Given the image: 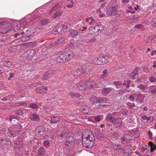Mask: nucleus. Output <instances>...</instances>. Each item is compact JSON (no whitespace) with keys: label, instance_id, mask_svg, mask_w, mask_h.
Segmentation results:
<instances>
[{"label":"nucleus","instance_id":"nucleus-1","mask_svg":"<svg viewBox=\"0 0 156 156\" xmlns=\"http://www.w3.org/2000/svg\"><path fill=\"white\" fill-rule=\"evenodd\" d=\"M74 56L71 51H66L61 54L57 58V61L62 63L69 61Z\"/></svg>","mask_w":156,"mask_h":156},{"label":"nucleus","instance_id":"nucleus-2","mask_svg":"<svg viewBox=\"0 0 156 156\" xmlns=\"http://www.w3.org/2000/svg\"><path fill=\"white\" fill-rule=\"evenodd\" d=\"M11 24L8 22L3 21L0 23V33L5 34L12 29Z\"/></svg>","mask_w":156,"mask_h":156},{"label":"nucleus","instance_id":"nucleus-3","mask_svg":"<svg viewBox=\"0 0 156 156\" xmlns=\"http://www.w3.org/2000/svg\"><path fill=\"white\" fill-rule=\"evenodd\" d=\"M73 134L72 132L69 133L66 141L65 147L66 149L70 150L73 147L74 144V139L73 137Z\"/></svg>","mask_w":156,"mask_h":156},{"label":"nucleus","instance_id":"nucleus-4","mask_svg":"<svg viewBox=\"0 0 156 156\" xmlns=\"http://www.w3.org/2000/svg\"><path fill=\"white\" fill-rule=\"evenodd\" d=\"M94 135L89 129H87L84 130L82 133V140H94Z\"/></svg>","mask_w":156,"mask_h":156},{"label":"nucleus","instance_id":"nucleus-5","mask_svg":"<svg viewBox=\"0 0 156 156\" xmlns=\"http://www.w3.org/2000/svg\"><path fill=\"white\" fill-rule=\"evenodd\" d=\"M119 6L118 4H115L114 5L107 9L106 14L109 16H114L117 14L118 12V9Z\"/></svg>","mask_w":156,"mask_h":156},{"label":"nucleus","instance_id":"nucleus-6","mask_svg":"<svg viewBox=\"0 0 156 156\" xmlns=\"http://www.w3.org/2000/svg\"><path fill=\"white\" fill-rule=\"evenodd\" d=\"M35 53L34 50L31 49L25 52L23 54V56L26 59H31L35 55Z\"/></svg>","mask_w":156,"mask_h":156},{"label":"nucleus","instance_id":"nucleus-7","mask_svg":"<svg viewBox=\"0 0 156 156\" xmlns=\"http://www.w3.org/2000/svg\"><path fill=\"white\" fill-rule=\"evenodd\" d=\"M112 121V123L114 125L116 129H120L123 126V122L120 119L115 118Z\"/></svg>","mask_w":156,"mask_h":156},{"label":"nucleus","instance_id":"nucleus-8","mask_svg":"<svg viewBox=\"0 0 156 156\" xmlns=\"http://www.w3.org/2000/svg\"><path fill=\"white\" fill-rule=\"evenodd\" d=\"M104 29V27L101 25L95 26L93 29V31L94 32L96 35H98L101 34V31Z\"/></svg>","mask_w":156,"mask_h":156},{"label":"nucleus","instance_id":"nucleus-9","mask_svg":"<svg viewBox=\"0 0 156 156\" xmlns=\"http://www.w3.org/2000/svg\"><path fill=\"white\" fill-rule=\"evenodd\" d=\"M94 140H82L83 144L84 147L87 148H91L94 145Z\"/></svg>","mask_w":156,"mask_h":156},{"label":"nucleus","instance_id":"nucleus-10","mask_svg":"<svg viewBox=\"0 0 156 156\" xmlns=\"http://www.w3.org/2000/svg\"><path fill=\"white\" fill-rule=\"evenodd\" d=\"M48 90L47 87L42 86L37 87L35 91L37 94H43L46 93Z\"/></svg>","mask_w":156,"mask_h":156},{"label":"nucleus","instance_id":"nucleus-11","mask_svg":"<svg viewBox=\"0 0 156 156\" xmlns=\"http://www.w3.org/2000/svg\"><path fill=\"white\" fill-rule=\"evenodd\" d=\"M30 31L29 30H27L25 33V36H21V40L22 41L25 42L29 40L32 37L30 34H29Z\"/></svg>","mask_w":156,"mask_h":156},{"label":"nucleus","instance_id":"nucleus-12","mask_svg":"<svg viewBox=\"0 0 156 156\" xmlns=\"http://www.w3.org/2000/svg\"><path fill=\"white\" fill-rule=\"evenodd\" d=\"M8 135L10 137H15L18 134L17 132H15L14 130H13L11 128H9L8 129Z\"/></svg>","mask_w":156,"mask_h":156},{"label":"nucleus","instance_id":"nucleus-13","mask_svg":"<svg viewBox=\"0 0 156 156\" xmlns=\"http://www.w3.org/2000/svg\"><path fill=\"white\" fill-rule=\"evenodd\" d=\"M78 89L80 90H84L86 88L85 81L80 82V83L76 85Z\"/></svg>","mask_w":156,"mask_h":156},{"label":"nucleus","instance_id":"nucleus-14","mask_svg":"<svg viewBox=\"0 0 156 156\" xmlns=\"http://www.w3.org/2000/svg\"><path fill=\"white\" fill-rule=\"evenodd\" d=\"M81 111L84 113H89L91 111L90 108L87 106L84 105L82 106L81 108Z\"/></svg>","mask_w":156,"mask_h":156},{"label":"nucleus","instance_id":"nucleus-15","mask_svg":"<svg viewBox=\"0 0 156 156\" xmlns=\"http://www.w3.org/2000/svg\"><path fill=\"white\" fill-rule=\"evenodd\" d=\"M90 63L83 64L81 63H77L76 64V66L75 67L77 68H86L89 67Z\"/></svg>","mask_w":156,"mask_h":156},{"label":"nucleus","instance_id":"nucleus-16","mask_svg":"<svg viewBox=\"0 0 156 156\" xmlns=\"http://www.w3.org/2000/svg\"><path fill=\"white\" fill-rule=\"evenodd\" d=\"M100 58V56L98 57L94 58L93 61V64L96 65H103Z\"/></svg>","mask_w":156,"mask_h":156},{"label":"nucleus","instance_id":"nucleus-17","mask_svg":"<svg viewBox=\"0 0 156 156\" xmlns=\"http://www.w3.org/2000/svg\"><path fill=\"white\" fill-rule=\"evenodd\" d=\"M51 22V21L48 19L46 18H43L40 21V24L42 26H44L48 24Z\"/></svg>","mask_w":156,"mask_h":156},{"label":"nucleus","instance_id":"nucleus-18","mask_svg":"<svg viewBox=\"0 0 156 156\" xmlns=\"http://www.w3.org/2000/svg\"><path fill=\"white\" fill-rule=\"evenodd\" d=\"M115 148L116 152L119 154L122 153L123 150V148L120 145H115L114 147Z\"/></svg>","mask_w":156,"mask_h":156},{"label":"nucleus","instance_id":"nucleus-19","mask_svg":"<svg viewBox=\"0 0 156 156\" xmlns=\"http://www.w3.org/2000/svg\"><path fill=\"white\" fill-rule=\"evenodd\" d=\"M99 56L103 65L108 62V59L107 56H105L104 55H101Z\"/></svg>","mask_w":156,"mask_h":156},{"label":"nucleus","instance_id":"nucleus-20","mask_svg":"<svg viewBox=\"0 0 156 156\" xmlns=\"http://www.w3.org/2000/svg\"><path fill=\"white\" fill-rule=\"evenodd\" d=\"M111 89L110 88H104L101 91V93L104 96H106L111 91Z\"/></svg>","mask_w":156,"mask_h":156},{"label":"nucleus","instance_id":"nucleus-21","mask_svg":"<svg viewBox=\"0 0 156 156\" xmlns=\"http://www.w3.org/2000/svg\"><path fill=\"white\" fill-rule=\"evenodd\" d=\"M131 134L135 138H137L139 136V131L136 129H134L130 132Z\"/></svg>","mask_w":156,"mask_h":156},{"label":"nucleus","instance_id":"nucleus-22","mask_svg":"<svg viewBox=\"0 0 156 156\" xmlns=\"http://www.w3.org/2000/svg\"><path fill=\"white\" fill-rule=\"evenodd\" d=\"M69 31V36H70L72 37H75L78 34L77 31L75 30L70 29Z\"/></svg>","mask_w":156,"mask_h":156},{"label":"nucleus","instance_id":"nucleus-23","mask_svg":"<svg viewBox=\"0 0 156 156\" xmlns=\"http://www.w3.org/2000/svg\"><path fill=\"white\" fill-rule=\"evenodd\" d=\"M150 146L151 147V150L150 151H147V153H151L153 151L156 149V146L152 142H150L149 143Z\"/></svg>","mask_w":156,"mask_h":156},{"label":"nucleus","instance_id":"nucleus-24","mask_svg":"<svg viewBox=\"0 0 156 156\" xmlns=\"http://www.w3.org/2000/svg\"><path fill=\"white\" fill-rule=\"evenodd\" d=\"M100 99V97H98L94 96H93L90 98V101L93 103H99Z\"/></svg>","mask_w":156,"mask_h":156},{"label":"nucleus","instance_id":"nucleus-25","mask_svg":"<svg viewBox=\"0 0 156 156\" xmlns=\"http://www.w3.org/2000/svg\"><path fill=\"white\" fill-rule=\"evenodd\" d=\"M13 28L15 31H17L20 30H22L21 25L18 22L17 23H15L13 26Z\"/></svg>","mask_w":156,"mask_h":156},{"label":"nucleus","instance_id":"nucleus-26","mask_svg":"<svg viewBox=\"0 0 156 156\" xmlns=\"http://www.w3.org/2000/svg\"><path fill=\"white\" fill-rule=\"evenodd\" d=\"M138 69H135L129 75V78L132 79L135 78L134 76L136 75L138 73Z\"/></svg>","mask_w":156,"mask_h":156},{"label":"nucleus","instance_id":"nucleus-27","mask_svg":"<svg viewBox=\"0 0 156 156\" xmlns=\"http://www.w3.org/2000/svg\"><path fill=\"white\" fill-rule=\"evenodd\" d=\"M44 130V128L43 126H39L37 127L36 131L38 133L42 134H43Z\"/></svg>","mask_w":156,"mask_h":156},{"label":"nucleus","instance_id":"nucleus-28","mask_svg":"<svg viewBox=\"0 0 156 156\" xmlns=\"http://www.w3.org/2000/svg\"><path fill=\"white\" fill-rule=\"evenodd\" d=\"M62 13L63 12L61 11H58L53 14V17L55 19L58 18L62 15Z\"/></svg>","mask_w":156,"mask_h":156},{"label":"nucleus","instance_id":"nucleus-29","mask_svg":"<svg viewBox=\"0 0 156 156\" xmlns=\"http://www.w3.org/2000/svg\"><path fill=\"white\" fill-rule=\"evenodd\" d=\"M22 144V142H21L20 143H15L14 145L15 148L16 149L20 150L23 147Z\"/></svg>","mask_w":156,"mask_h":156},{"label":"nucleus","instance_id":"nucleus-30","mask_svg":"<svg viewBox=\"0 0 156 156\" xmlns=\"http://www.w3.org/2000/svg\"><path fill=\"white\" fill-rule=\"evenodd\" d=\"M30 119L32 120L36 121L39 120V116L36 113L33 114L30 117Z\"/></svg>","mask_w":156,"mask_h":156},{"label":"nucleus","instance_id":"nucleus-31","mask_svg":"<svg viewBox=\"0 0 156 156\" xmlns=\"http://www.w3.org/2000/svg\"><path fill=\"white\" fill-rule=\"evenodd\" d=\"M149 88L151 92L153 94H156V86L151 85L149 86Z\"/></svg>","mask_w":156,"mask_h":156},{"label":"nucleus","instance_id":"nucleus-32","mask_svg":"<svg viewBox=\"0 0 156 156\" xmlns=\"http://www.w3.org/2000/svg\"><path fill=\"white\" fill-rule=\"evenodd\" d=\"M4 67H10L13 68L14 67V66L12 64V63L9 61L6 62H4L3 63Z\"/></svg>","mask_w":156,"mask_h":156},{"label":"nucleus","instance_id":"nucleus-33","mask_svg":"<svg viewBox=\"0 0 156 156\" xmlns=\"http://www.w3.org/2000/svg\"><path fill=\"white\" fill-rule=\"evenodd\" d=\"M95 135L97 138L98 139H101L103 137V135L102 134L100 131L96 132L95 133Z\"/></svg>","mask_w":156,"mask_h":156},{"label":"nucleus","instance_id":"nucleus-34","mask_svg":"<svg viewBox=\"0 0 156 156\" xmlns=\"http://www.w3.org/2000/svg\"><path fill=\"white\" fill-rule=\"evenodd\" d=\"M115 118L113 117L112 116V115L110 114H109L107 115L106 119V120L110 121V122L112 123V121L113 120V119H115Z\"/></svg>","mask_w":156,"mask_h":156},{"label":"nucleus","instance_id":"nucleus-35","mask_svg":"<svg viewBox=\"0 0 156 156\" xmlns=\"http://www.w3.org/2000/svg\"><path fill=\"white\" fill-rule=\"evenodd\" d=\"M59 121V119L57 117H53L51 118V123H55L58 122Z\"/></svg>","mask_w":156,"mask_h":156},{"label":"nucleus","instance_id":"nucleus-36","mask_svg":"<svg viewBox=\"0 0 156 156\" xmlns=\"http://www.w3.org/2000/svg\"><path fill=\"white\" fill-rule=\"evenodd\" d=\"M16 105L17 106H23L24 107H27V105L25 101H20L19 103H17Z\"/></svg>","mask_w":156,"mask_h":156},{"label":"nucleus","instance_id":"nucleus-37","mask_svg":"<svg viewBox=\"0 0 156 156\" xmlns=\"http://www.w3.org/2000/svg\"><path fill=\"white\" fill-rule=\"evenodd\" d=\"M131 139V137L129 134H126L122 138L123 141H127L130 140Z\"/></svg>","mask_w":156,"mask_h":156},{"label":"nucleus","instance_id":"nucleus-38","mask_svg":"<svg viewBox=\"0 0 156 156\" xmlns=\"http://www.w3.org/2000/svg\"><path fill=\"white\" fill-rule=\"evenodd\" d=\"M82 70L83 69L84 70H85V69H76L74 72V75L75 76H78L81 75V73L80 72L79 70Z\"/></svg>","mask_w":156,"mask_h":156},{"label":"nucleus","instance_id":"nucleus-39","mask_svg":"<svg viewBox=\"0 0 156 156\" xmlns=\"http://www.w3.org/2000/svg\"><path fill=\"white\" fill-rule=\"evenodd\" d=\"M51 76L49 73H46L42 76L41 78L43 80H47L50 78Z\"/></svg>","mask_w":156,"mask_h":156},{"label":"nucleus","instance_id":"nucleus-40","mask_svg":"<svg viewBox=\"0 0 156 156\" xmlns=\"http://www.w3.org/2000/svg\"><path fill=\"white\" fill-rule=\"evenodd\" d=\"M45 153L44 148L43 147H41L38 150V154L39 155H43Z\"/></svg>","mask_w":156,"mask_h":156},{"label":"nucleus","instance_id":"nucleus-41","mask_svg":"<svg viewBox=\"0 0 156 156\" xmlns=\"http://www.w3.org/2000/svg\"><path fill=\"white\" fill-rule=\"evenodd\" d=\"M100 102L106 103L108 101V99L106 97H100Z\"/></svg>","mask_w":156,"mask_h":156},{"label":"nucleus","instance_id":"nucleus-42","mask_svg":"<svg viewBox=\"0 0 156 156\" xmlns=\"http://www.w3.org/2000/svg\"><path fill=\"white\" fill-rule=\"evenodd\" d=\"M16 113L17 115L21 116L23 115V110L21 109H19L17 110L16 112Z\"/></svg>","mask_w":156,"mask_h":156},{"label":"nucleus","instance_id":"nucleus-43","mask_svg":"<svg viewBox=\"0 0 156 156\" xmlns=\"http://www.w3.org/2000/svg\"><path fill=\"white\" fill-rule=\"evenodd\" d=\"M20 25H22V26H26L27 25V21L25 20H22L20 21V22H19Z\"/></svg>","mask_w":156,"mask_h":156},{"label":"nucleus","instance_id":"nucleus-44","mask_svg":"<svg viewBox=\"0 0 156 156\" xmlns=\"http://www.w3.org/2000/svg\"><path fill=\"white\" fill-rule=\"evenodd\" d=\"M108 70L107 69H105L103 71V74L101 76V78H103L105 77L107 75Z\"/></svg>","mask_w":156,"mask_h":156},{"label":"nucleus","instance_id":"nucleus-45","mask_svg":"<svg viewBox=\"0 0 156 156\" xmlns=\"http://www.w3.org/2000/svg\"><path fill=\"white\" fill-rule=\"evenodd\" d=\"M131 150L129 151H125L124 152V154L125 156H129L131 155Z\"/></svg>","mask_w":156,"mask_h":156},{"label":"nucleus","instance_id":"nucleus-46","mask_svg":"<svg viewBox=\"0 0 156 156\" xmlns=\"http://www.w3.org/2000/svg\"><path fill=\"white\" fill-rule=\"evenodd\" d=\"M142 119L144 120L149 121L151 119L150 117H147L146 115H144L141 117Z\"/></svg>","mask_w":156,"mask_h":156},{"label":"nucleus","instance_id":"nucleus-47","mask_svg":"<svg viewBox=\"0 0 156 156\" xmlns=\"http://www.w3.org/2000/svg\"><path fill=\"white\" fill-rule=\"evenodd\" d=\"M149 80L151 82H156V78L153 76H151L149 78Z\"/></svg>","mask_w":156,"mask_h":156},{"label":"nucleus","instance_id":"nucleus-48","mask_svg":"<svg viewBox=\"0 0 156 156\" xmlns=\"http://www.w3.org/2000/svg\"><path fill=\"white\" fill-rule=\"evenodd\" d=\"M85 86H86V88L88 87H90L91 86L90 85V80L89 81H87L85 82Z\"/></svg>","mask_w":156,"mask_h":156},{"label":"nucleus","instance_id":"nucleus-49","mask_svg":"<svg viewBox=\"0 0 156 156\" xmlns=\"http://www.w3.org/2000/svg\"><path fill=\"white\" fill-rule=\"evenodd\" d=\"M30 107L31 108L36 109L38 108L37 106L35 104L32 103L30 105Z\"/></svg>","mask_w":156,"mask_h":156},{"label":"nucleus","instance_id":"nucleus-50","mask_svg":"<svg viewBox=\"0 0 156 156\" xmlns=\"http://www.w3.org/2000/svg\"><path fill=\"white\" fill-rule=\"evenodd\" d=\"M95 119L97 122H99L102 120V117L101 116H97L95 117Z\"/></svg>","mask_w":156,"mask_h":156},{"label":"nucleus","instance_id":"nucleus-51","mask_svg":"<svg viewBox=\"0 0 156 156\" xmlns=\"http://www.w3.org/2000/svg\"><path fill=\"white\" fill-rule=\"evenodd\" d=\"M137 87L142 90H144L146 89L145 86L142 84L138 85Z\"/></svg>","mask_w":156,"mask_h":156},{"label":"nucleus","instance_id":"nucleus-52","mask_svg":"<svg viewBox=\"0 0 156 156\" xmlns=\"http://www.w3.org/2000/svg\"><path fill=\"white\" fill-rule=\"evenodd\" d=\"M119 94H123L126 93V89H120L118 91Z\"/></svg>","mask_w":156,"mask_h":156},{"label":"nucleus","instance_id":"nucleus-53","mask_svg":"<svg viewBox=\"0 0 156 156\" xmlns=\"http://www.w3.org/2000/svg\"><path fill=\"white\" fill-rule=\"evenodd\" d=\"M28 44L29 46L32 47H34L36 45V42H31Z\"/></svg>","mask_w":156,"mask_h":156},{"label":"nucleus","instance_id":"nucleus-54","mask_svg":"<svg viewBox=\"0 0 156 156\" xmlns=\"http://www.w3.org/2000/svg\"><path fill=\"white\" fill-rule=\"evenodd\" d=\"M113 84L115 86H120L122 85V83L119 81H115L113 82Z\"/></svg>","mask_w":156,"mask_h":156},{"label":"nucleus","instance_id":"nucleus-55","mask_svg":"<svg viewBox=\"0 0 156 156\" xmlns=\"http://www.w3.org/2000/svg\"><path fill=\"white\" fill-rule=\"evenodd\" d=\"M44 145L45 147H48L49 145V141L48 140H45L44 142Z\"/></svg>","mask_w":156,"mask_h":156},{"label":"nucleus","instance_id":"nucleus-56","mask_svg":"<svg viewBox=\"0 0 156 156\" xmlns=\"http://www.w3.org/2000/svg\"><path fill=\"white\" fill-rule=\"evenodd\" d=\"M90 82L91 83L90 85H91V87H93L96 86V84L95 82H94L92 80H90Z\"/></svg>","mask_w":156,"mask_h":156},{"label":"nucleus","instance_id":"nucleus-57","mask_svg":"<svg viewBox=\"0 0 156 156\" xmlns=\"http://www.w3.org/2000/svg\"><path fill=\"white\" fill-rule=\"evenodd\" d=\"M64 40V39L63 38L58 39V40L56 41L58 44H59L63 42Z\"/></svg>","mask_w":156,"mask_h":156},{"label":"nucleus","instance_id":"nucleus-58","mask_svg":"<svg viewBox=\"0 0 156 156\" xmlns=\"http://www.w3.org/2000/svg\"><path fill=\"white\" fill-rule=\"evenodd\" d=\"M128 108L129 109H132L133 108L136 107V105L135 104L133 103L129 105H127Z\"/></svg>","mask_w":156,"mask_h":156},{"label":"nucleus","instance_id":"nucleus-59","mask_svg":"<svg viewBox=\"0 0 156 156\" xmlns=\"http://www.w3.org/2000/svg\"><path fill=\"white\" fill-rule=\"evenodd\" d=\"M129 99L131 101H134V97L133 95L131 94L129 95Z\"/></svg>","mask_w":156,"mask_h":156},{"label":"nucleus","instance_id":"nucleus-60","mask_svg":"<svg viewBox=\"0 0 156 156\" xmlns=\"http://www.w3.org/2000/svg\"><path fill=\"white\" fill-rule=\"evenodd\" d=\"M5 42L4 39L0 40V46L5 45Z\"/></svg>","mask_w":156,"mask_h":156},{"label":"nucleus","instance_id":"nucleus-61","mask_svg":"<svg viewBox=\"0 0 156 156\" xmlns=\"http://www.w3.org/2000/svg\"><path fill=\"white\" fill-rule=\"evenodd\" d=\"M14 76V74L12 73H9V76L8 78V79L9 80H10L11 78Z\"/></svg>","mask_w":156,"mask_h":156},{"label":"nucleus","instance_id":"nucleus-62","mask_svg":"<svg viewBox=\"0 0 156 156\" xmlns=\"http://www.w3.org/2000/svg\"><path fill=\"white\" fill-rule=\"evenodd\" d=\"M14 37L15 38H17L18 37L19 38L21 37V34L19 33H17L16 34L14 35Z\"/></svg>","mask_w":156,"mask_h":156},{"label":"nucleus","instance_id":"nucleus-63","mask_svg":"<svg viewBox=\"0 0 156 156\" xmlns=\"http://www.w3.org/2000/svg\"><path fill=\"white\" fill-rule=\"evenodd\" d=\"M57 44H58L57 43V42L55 41L54 42L52 43L51 44H50L49 46L50 47H52V46L56 45Z\"/></svg>","mask_w":156,"mask_h":156},{"label":"nucleus","instance_id":"nucleus-64","mask_svg":"<svg viewBox=\"0 0 156 156\" xmlns=\"http://www.w3.org/2000/svg\"><path fill=\"white\" fill-rule=\"evenodd\" d=\"M148 134L149 137L151 139L152 138V133L150 130H149L148 131Z\"/></svg>","mask_w":156,"mask_h":156}]
</instances>
